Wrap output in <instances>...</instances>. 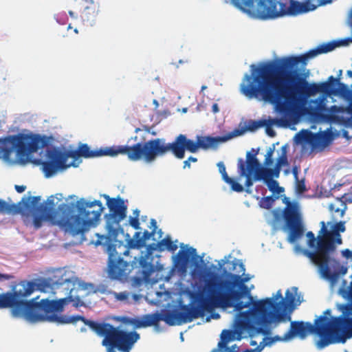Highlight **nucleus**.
<instances>
[{"instance_id": "72a5a7b5", "label": "nucleus", "mask_w": 352, "mask_h": 352, "mask_svg": "<svg viewBox=\"0 0 352 352\" xmlns=\"http://www.w3.org/2000/svg\"><path fill=\"white\" fill-rule=\"evenodd\" d=\"M160 317L159 313L145 314L142 317V327L145 328L151 326H158L159 322L160 321Z\"/></svg>"}, {"instance_id": "7c9ffc66", "label": "nucleus", "mask_w": 352, "mask_h": 352, "mask_svg": "<svg viewBox=\"0 0 352 352\" xmlns=\"http://www.w3.org/2000/svg\"><path fill=\"white\" fill-rule=\"evenodd\" d=\"M141 267V275L145 282H149L151 274L154 272L153 265L148 262L146 258L142 257L139 261Z\"/></svg>"}, {"instance_id": "603ef678", "label": "nucleus", "mask_w": 352, "mask_h": 352, "mask_svg": "<svg viewBox=\"0 0 352 352\" xmlns=\"http://www.w3.org/2000/svg\"><path fill=\"white\" fill-rule=\"evenodd\" d=\"M217 166L219 168V173L221 174V176H222V179L225 182L226 180H227L230 177L228 176V175L227 174V172H226V166L223 164V162H219L218 164H217Z\"/></svg>"}, {"instance_id": "9b49d317", "label": "nucleus", "mask_w": 352, "mask_h": 352, "mask_svg": "<svg viewBox=\"0 0 352 352\" xmlns=\"http://www.w3.org/2000/svg\"><path fill=\"white\" fill-rule=\"evenodd\" d=\"M292 292L289 289L285 292V299L280 300L278 302H275L272 298H265L255 301L253 304L254 309L259 314L265 324H270L274 321H280L282 319V314L278 312L293 309L296 306V296L298 288H292Z\"/></svg>"}, {"instance_id": "20e7f679", "label": "nucleus", "mask_w": 352, "mask_h": 352, "mask_svg": "<svg viewBox=\"0 0 352 352\" xmlns=\"http://www.w3.org/2000/svg\"><path fill=\"white\" fill-rule=\"evenodd\" d=\"M333 0H289V6L276 0H231L232 3L254 19H274L287 14L296 15L313 11Z\"/></svg>"}, {"instance_id": "ddd939ff", "label": "nucleus", "mask_w": 352, "mask_h": 352, "mask_svg": "<svg viewBox=\"0 0 352 352\" xmlns=\"http://www.w3.org/2000/svg\"><path fill=\"white\" fill-rule=\"evenodd\" d=\"M156 157L166 155L171 152L177 158L183 159L185 155V151L190 153H196L199 147L198 140L195 142L188 139L185 135L179 134L172 143H166L165 140L156 138Z\"/></svg>"}, {"instance_id": "cd10ccee", "label": "nucleus", "mask_w": 352, "mask_h": 352, "mask_svg": "<svg viewBox=\"0 0 352 352\" xmlns=\"http://www.w3.org/2000/svg\"><path fill=\"white\" fill-rule=\"evenodd\" d=\"M78 149L80 156L85 158L110 155V147H107L104 149L92 151L87 144H82L79 146Z\"/></svg>"}, {"instance_id": "1a4fd4ad", "label": "nucleus", "mask_w": 352, "mask_h": 352, "mask_svg": "<svg viewBox=\"0 0 352 352\" xmlns=\"http://www.w3.org/2000/svg\"><path fill=\"white\" fill-rule=\"evenodd\" d=\"M135 248L134 240L129 234H124L123 228L111 227V279H127L129 264L122 256L129 254L130 248Z\"/></svg>"}, {"instance_id": "f03ea898", "label": "nucleus", "mask_w": 352, "mask_h": 352, "mask_svg": "<svg viewBox=\"0 0 352 352\" xmlns=\"http://www.w3.org/2000/svg\"><path fill=\"white\" fill-rule=\"evenodd\" d=\"M44 281L23 280L12 282L11 290L0 294V309L10 308L14 316L23 317L31 322L41 321L44 313L60 308V301H50L48 298L36 302V298H27L36 290H42ZM63 302V300H61Z\"/></svg>"}, {"instance_id": "a18cd8bd", "label": "nucleus", "mask_w": 352, "mask_h": 352, "mask_svg": "<svg viewBox=\"0 0 352 352\" xmlns=\"http://www.w3.org/2000/svg\"><path fill=\"white\" fill-rule=\"evenodd\" d=\"M340 111V107L336 105H332L326 112H329V114L324 115L323 116L329 121H334L336 119V116L334 115L335 113H339Z\"/></svg>"}, {"instance_id": "a211bd4d", "label": "nucleus", "mask_w": 352, "mask_h": 352, "mask_svg": "<svg viewBox=\"0 0 352 352\" xmlns=\"http://www.w3.org/2000/svg\"><path fill=\"white\" fill-rule=\"evenodd\" d=\"M32 201L27 200L19 204V206L13 204H9L6 201L0 199V213L1 214H21L24 217H29L32 211V206L40 201L39 196L30 197Z\"/></svg>"}, {"instance_id": "6e6552de", "label": "nucleus", "mask_w": 352, "mask_h": 352, "mask_svg": "<svg viewBox=\"0 0 352 352\" xmlns=\"http://www.w3.org/2000/svg\"><path fill=\"white\" fill-rule=\"evenodd\" d=\"M48 144L46 136L40 135H24L8 136L0 139V157L9 160L12 153L16 151V157L26 161L29 154L45 148Z\"/></svg>"}, {"instance_id": "c03bdc74", "label": "nucleus", "mask_w": 352, "mask_h": 352, "mask_svg": "<svg viewBox=\"0 0 352 352\" xmlns=\"http://www.w3.org/2000/svg\"><path fill=\"white\" fill-rule=\"evenodd\" d=\"M245 131H246L245 127H242L241 129H235L228 135L222 136L223 142H226L227 140L234 137L242 135Z\"/></svg>"}, {"instance_id": "4468645a", "label": "nucleus", "mask_w": 352, "mask_h": 352, "mask_svg": "<svg viewBox=\"0 0 352 352\" xmlns=\"http://www.w3.org/2000/svg\"><path fill=\"white\" fill-rule=\"evenodd\" d=\"M203 292L199 294V305L197 306L183 305L180 311H166L160 314V320L164 321L168 325L180 324L192 322L194 319L203 317L205 309L203 307Z\"/></svg>"}, {"instance_id": "6e6d98bb", "label": "nucleus", "mask_w": 352, "mask_h": 352, "mask_svg": "<svg viewBox=\"0 0 352 352\" xmlns=\"http://www.w3.org/2000/svg\"><path fill=\"white\" fill-rule=\"evenodd\" d=\"M296 190L299 193H302L306 190V187L305 184L304 180L299 181L298 179L296 180Z\"/></svg>"}, {"instance_id": "e433bc0d", "label": "nucleus", "mask_w": 352, "mask_h": 352, "mask_svg": "<svg viewBox=\"0 0 352 352\" xmlns=\"http://www.w3.org/2000/svg\"><path fill=\"white\" fill-rule=\"evenodd\" d=\"M157 246L160 251L167 249L170 252H175L177 249V245L171 241L168 236L160 241L157 243Z\"/></svg>"}, {"instance_id": "423d86ee", "label": "nucleus", "mask_w": 352, "mask_h": 352, "mask_svg": "<svg viewBox=\"0 0 352 352\" xmlns=\"http://www.w3.org/2000/svg\"><path fill=\"white\" fill-rule=\"evenodd\" d=\"M203 292V307L205 311L211 312L214 308H234L235 311H241L248 307L253 298L250 294H245L239 290L222 289L211 281L206 280ZM253 307L250 309H252ZM241 313V312H239Z\"/></svg>"}, {"instance_id": "052dcab7", "label": "nucleus", "mask_w": 352, "mask_h": 352, "mask_svg": "<svg viewBox=\"0 0 352 352\" xmlns=\"http://www.w3.org/2000/svg\"><path fill=\"white\" fill-rule=\"evenodd\" d=\"M342 254L347 259H352V251L349 249H345L342 251Z\"/></svg>"}, {"instance_id": "6ab92c4d", "label": "nucleus", "mask_w": 352, "mask_h": 352, "mask_svg": "<svg viewBox=\"0 0 352 352\" xmlns=\"http://www.w3.org/2000/svg\"><path fill=\"white\" fill-rule=\"evenodd\" d=\"M36 205L32 206L37 212L34 214L33 225L36 229H38L42 226L44 221H52L55 219L54 199L53 197H50L47 200V204H41L35 207Z\"/></svg>"}, {"instance_id": "9d476101", "label": "nucleus", "mask_w": 352, "mask_h": 352, "mask_svg": "<svg viewBox=\"0 0 352 352\" xmlns=\"http://www.w3.org/2000/svg\"><path fill=\"white\" fill-rule=\"evenodd\" d=\"M265 323L254 306L251 310L239 313L235 322V329L222 331L217 348L221 349L230 342L241 340L245 331L248 332L250 336L252 333H260L262 331V326Z\"/></svg>"}, {"instance_id": "7ed1b4c3", "label": "nucleus", "mask_w": 352, "mask_h": 352, "mask_svg": "<svg viewBox=\"0 0 352 352\" xmlns=\"http://www.w3.org/2000/svg\"><path fill=\"white\" fill-rule=\"evenodd\" d=\"M60 217L56 224L73 236L83 235L99 219L103 210L100 201H89L84 198L77 200L70 195L66 203L58 206Z\"/></svg>"}, {"instance_id": "b1692460", "label": "nucleus", "mask_w": 352, "mask_h": 352, "mask_svg": "<svg viewBox=\"0 0 352 352\" xmlns=\"http://www.w3.org/2000/svg\"><path fill=\"white\" fill-rule=\"evenodd\" d=\"M127 206L120 197L111 198V219L119 223L126 217Z\"/></svg>"}, {"instance_id": "58836bf2", "label": "nucleus", "mask_w": 352, "mask_h": 352, "mask_svg": "<svg viewBox=\"0 0 352 352\" xmlns=\"http://www.w3.org/2000/svg\"><path fill=\"white\" fill-rule=\"evenodd\" d=\"M265 124H266V121L265 120H250L247 122V124H246V125L245 126V129L246 131H248L253 132V131H256L259 128L264 126Z\"/></svg>"}, {"instance_id": "774afa93", "label": "nucleus", "mask_w": 352, "mask_h": 352, "mask_svg": "<svg viewBox=\"0 0 352 352\" xmlns=\"http://www.w3.org/2000/svg\"><path fill=\"white\" fill-rule=\"evenodd\" d=\"M151 228H153V232L155 233L156 229H157V222L154 219H152L151 220Z\"/></svg>"}, {"instance_id": "0e129e2a", "label": "nucleus", "mask_w": 352, "mask_h": 352, "mask_svg": "<svg viewBox=\"0 0 352 352\" xmlns=\"http://www.w3.org/2000/svg\"><path fill=\"white\" fill-rule=\"evenodd\" d=\"M15 190L17 192L21 193L25 191L26 186H19V185H15L14 186Z\"/></svg>"}, {"instance_id": "338daca9", "label": "nucleus", "mask_w": 352, "mask_h": 352, "mask_svg": "<svg viewBox=\"0 0 352 352\" xmlns=\"http://www.w3.org/2000/svg\"><path fill=\"white\" fill-rule=\"evenodd\" d=\"M292 173H293L296 180H298V168L297 166L293 167Z\"/></svg>"}, {"instance_id": "dca6fc26", "label": "nucleus", "mask_w": 352, "mask_h": 352, "mask_svg": "<svg viewBox=\"0 0 352 352\" xmlns=\"http://www.w3.org/2000/svg\"><path fill=\"white\" fill-rule=\"evenodd\" d=\"M81 157L78 149L63 152L58 150L49 151L47 153L48 160L42 163L43 171L46 177L54 175L58 170H65L71 166H76L74 161L67 164V160L71 157L74 160Z\"/></svg>"}, {"instance_id": "37998d69", "label": "nucleus", "mask_w": 352, "mask_h": 352, "mask_svg": "<svg viewBox=\"0 0 352 352\" xmlns=\"http://www.w3.org/2000/svg\"><path fill=\"white\" fill-rule=\"evenodd\" d=\"M276 164L280 167L283 166H287L288 164L286 146H282L281 154L277 159Z\"/></svg>"}, {"instance_id": "a19ab883", "label": "nucleus", "mask_w": 352, "mask_h": 352, "mask_svg": "<svg viewBox=\"0 0 352 352\" xmlns=\"http://www.w3.org/2000/svg\"><path fill=\"white\" fill-rule=\"evenodd\" d=\"M262 180H263L265 182L269 190L272 192L279 194L283 191V188L282 187H279L278 183L272 178L270 177L266 179H262Z\"/></svg>"}, {"instance_id": "f3484780", "label": "nucleus", "mask_w": 352, "mask_h": 352, "mask_svg": "<svg viewBox=\"0 0 352 352\" xmlns=\"http://www.w3.org/2000/svg\"><path fill=\"white\" fill-rule=\"evenodd\" d=\"M140 338V334L135 331H126L111 325V347L120 352H130Z\"/></svg>"}, {"instance_id": "4d7b16f0", "label": "nucleus", "mask_w": 352, "mask_h": 352, "mask_svg": "<svg viewBox=\"0 0 352 352\" xmlns=\"http://www.w3.org/2000/svg\"><path fill=\"white\" fill-rule=\"evenodd\" d=\"M197 161V159L196 157H194L192 156L189 157L188 158V160H186L184 162V168H185L186 167L190 168L191 162H196Z\"/></svg>"}, {"instance_id": "f8f14e48", "label": "nucleus", "mask_w": 352, "mask_h": 352, "mask_svg": "<svg viewBox=\"0 0 352 352\" xmlns=\"http://www.w3.org/2000/svg\"><path fill=\"white\" fill-rule=\"evenodd\" d=\"M155 139L144 143H137L132 146L127 145L111 146V157L118 155H126L131 161H138L143 158L146 162H151L156 158Z\"/></svg>"}, {"instance_id": "2eb2a0df", "label": "nucleus", "mask_w": 352, "mask_h": 352, "mask_svg": "<svg viewBox=\"0 0 352 352\" xmlns=\"http://www.w3.org/2000/svg\"><path fill=\"white\" fill-rule=\"evenodd\" d=\"M285 225L289 230L288 241L294 243L301 237L304 233L302 215L297 202L287 201L283 211Z\"/></svg>"}, {"instance_id": "c9c22d12", "label": "nucleus", "mask_w": 352, "mask_h": 352, "mask_svg": "<svg viewBox=\"0 0 352 352\" xmlns=\"http://www.w3.org/2000/svg\"><path fill=\"white\" fill-rule=\"evenodd\" d=\"M311 104L314 105L310 106V109L312 111H327L328 108L326 106L325 98L324 97H318L315 100H312L310 102Z\"/></svg>"}, {"instance_id": "5701e85b", "label": "nucleus", "mask_w": 352, "mask_h": 352, "mask_svg": "<svg viewBox=\"0 0 352 352\" xmlns=\"http://www.w3.org/2000/svg\"><path fill=\"white\" fill-rule=\"evenodd\" d=\"M99 337H102V344L110 352V324L89 320L87 325Z\"/></svg>"}, {"instance_id": "13d9d810", "label": "nucleus", "mask_w": 352, "mask_h": 352, "mask_svg": "<svg viewBox=\"0 0 352 352\" xmlns=\"http://www.w3.org/2000/svg\"><path fill=\"white\" fill-rule=\"evenodd\" d=\"M14 278V276L12 274L0 273V282L13 279Z\"/></svg>"}, {"instance_id": "393cba45", "label": "nucleus", "mask_w": 352, "mask_h": 352, "mask_svg": "<svg viewBox=\"0 0 352 352\" xmlns=\"http://www.w3.org/2000/svg\"><path fill=\"white\" fill-rule=\"evenodd\" d=\"M106 228L108 230L107 234H96L97 240L94 244L96 246L102 245L104 252L108 254L107 272L110 274V221L108 218L106 221Z\"/></svg>"}, {"instance_id": "f257e3e1", "label": "nucleus", "mask_w": 352, "mask_h": 352, "mask_svg": "<svg viewBox=\"0 0 352 352\" xmlns=\"http://www.w3.org/2000/svg\"><path fill=\"white\" fill-rule=\"evenodd\" d=\"M339 45L336 42L324 43L300 56L283 57L276 62L266 63L245 75L247 84L241 85L244 95L271 104L285 116L298 115L305 107L309 98L328 87L327 82H309L307 74L295 67L299 63L305 66L307 60L318 54L332 51Z\"/></svg>"}, {"instance_id": "f704fd0d", "label": "nucleus", "mask_w": 352, "mask_h": 352, "mask_svg": "<svg viewBox=\"0 0 352 352\" xmlns=\"http://www.w3.org/2000/svg\"><path fill=\"white\" fill-rule=\"evenodd\" d=\"M155 234V232L151 231L148 232V230H145L142 236H140L141 233L139 232H137L134 234V243L136 248H142L145 247L146 245V241L149 239L151 236H153Z\"/></svg>"}, {"instance_id": "5fc2aeb1", "label": "nucleus", "mask_w": 352, "mask_h": 352, "mask_svg": "<svg viewBox=\"0 0 352 352\" xmlns=\"http://www.w3.org/2000/svg\"><path fill=\"white\" fill-rule=\"evenodd\" d=\"M331 261H332V262L334 263V265H335L336 266H338V267H339V270H338V273H339V274H343V275H344V274H345L347 272V267H345V266H343V265H340V263H339V261H337V260H336V259H333V260H331V259L330 258V261L329 262V263Z\"/></svg>"}, {"instance_id": "79ce46f5", "label": "nucleus", "mask_w": 352, "mask_h": 352, "mask_svg": "<svg viewBox=\"0 0 352 352\" xmlns=\"http://www.w3.org/2000/svg\"><path fill=\"white\" fill-rule=\"evenodd\" d=\"M123 323L133 325L135 328H142V318H131L123 317L120 320Z\"/></svg>"}, {"instance_id": "a878e982", "label": "nucleus", "mask_w": 352, "mask_h": 352, "mask_svg": "<svg viewBox=\"0 0 352 352\" xmlns=\"http://www.w3.org/2000/svg\"><path fill=\"white\" fill-rule=\"evenodd\" d=\"M237 167L240 177H245L246 178L245 187L250 188L253 185L254 182L262 180V179H256L257 175L260 174V169L255 171L246 170L245 162L242 158L238 160Z\"/></svg>"}, {"instance_id": "69168bd1", "label": "nucleus", "mask_w": 352, "mask_h": 352, "mask_svg": "<svg viewBox=\"0 0 352 352\" xmlns=\"http://www.w3.org/2000/svg\"><path fill=\"white\" fill-rule=\"evenodd\" d=\"M272 298L273 300H275V302H276V300H278V299H280V300H282V299H284V298H283V296H282L281 290H278V291L276 292V295L274 296V298Z\"/></svg>"}, {"instance_id": "09e8293b", "label": "nucleus", "mask_w": 352, "mask_h": 352, "mask_svg": "<svg viewBox=\"0 0 352 352\" xmlns=\"http://www.w3.org/2000/svg\"><path fill=\"white\" fill-rule=\"evenodd\" d=\"M239 348L236 344H233L231 346L226 345L225 348L219 349V348L213 349L211 352H239Z\"/></svg>"}, {"instance_id": "bf43d9fd", "label": "nucleus", "mask_w": 352, "mask_h": 352, "mask_svg": "<svg viewBox=\"0 0 352 352\" xmlns=\"http://www.w3.org/2000/svg\"><path fill=\"white\" fill-rule=\"evenodd\" d=\"M114 295L117 298V299L120 300H126L128 298V294L126 292H120L119 294L114 293Z\"/></svg>"}, {"instance_id": "864d4df0", "label": "nucleus", "mask_w": 352, "mask_h": 352, "mask_svg": "<svg viewBox=\"0 0 352 352\" xmlns=\"http://www.w3.org/2000/svg\"><path fill=\"white\" fill-rule=\"evenodd\" d=\"M274 148H270L265 155V162L264 164L266 166H270L272 164L273 160H272V155L274 153Z\"/></svg>"}, {"instance_id": "8fccbe9b", "label": "nucleus", "mask_w": 352, "mask_h": 352, "mask_svg": "<svg viewBox=\"0 0 352 352\" xmlns=\"http://www.w3.org/2000/svg\"><path fill=\"white\" fill-rule=\"evenodd\" d=\"M307 240H308V245L310 248H316V245L318 246V241H316L315 235L311 231H309L307 233ZM317 249H318V248H316V250Z\"/></svg>"}, {"instance_id": "680f3d73", "label": "nucleus", "mask_w": 352, "mask_h": 352, "mask_svg": "<svg viewBox=\"0 0 352 352\" xmlns=\"http://www.w3.org/2000/svg\"><path fill=\"white\" fill-rule=\"evenodd\" d=\"M338 80L335 78L333 76H329L328 78V82H327L329 84V87L324 91H321L320 92L328 91V89L330 87V83L336 82Z\"/></svg>"}, {"instance_id": "de8ad7c7", "label": "nucleus", "mask_w": 352, "mask_h": 352, "mask_svg": "<svg viewBox=\"0 0 352 352\" xmlns=\"http://www.w3.org/2000/svg\"><path fill=\"white\" fill-rule=\"evenodd\" d=\"M274 201H275V199L272 196H267V197H263L261 200L260 206H261V207H262L263 208L270 209L272 206V204Z\"/></svg>"}, {"instance_id": "473e14b6", "label": "nucleus", "mask_w": 352, "mask_h": 352, "mask_svg": "<svg viewBox=\"0 0 352 352\" xmlns=\"http://www.w3.org/2000/svg\"><path fill=\"white\" fill-rule=\"evenodd\" d=\"M280 168V166H278L276 164L274 168L262 167L260 168V174L257 175L256 179L273 178V177H278Z\"/></svg>"}, {"instance_id": "2f4dec72", "label": "nucleus", "mask_w": 352, "mask_h": 352, "mask_svg": "<svg viewBox=\"0 0 352 352\" xmlns=\"http://www.w3.org/2000/svg\"><path fill=\"white\" fill-rule=\"evenodd\" d=\"M256 155L257 152H256L254 154H252L250 152L247 153L246 162H245L246 170H249L250 171H255L262 168L258 159L256 157Z\"/></svg>"}, {"instance_id": "3c124183", "label": "nucleus", "mask_w": 352, "mask_h": 352, "mask_svg": "<svg viewBox=\"0 0 352 352\" xmlns=\"http://www.w3.org/2000/svg\"><path fill=\"white\" fill-rule=\"evenodd\" d=\"M135 212H137V215L134 217H130L129 219V223L130 225L135 230L140 229V222H139V210H135Z\"/></svg>"}, {"instance_id": "412c9836", "label": "nucleus", "mask_w": 352, "mask_h": 352, "mask_svg": "<svg viewBox=\"0 0 352 352\" xmlns=\"http://www.w3.org/2000/svg\"><path fill=\"white\" fill-rule=\"evenodd\" d=\"M59 276H54V278H58L53 282L54 284L60 286H64V289L69 291V295L72 294L75 289H87L86 284L79 280L75 276H67L65 272L62 273V270L58 272Z\"/></svg>"}, {"instance_id": "ea45409f", "label": "nucleus", "mask_w": 352, "mask_h": 352, "mask_svg": "<svg viewBox=\"0 0 352 352\" xmlns=\"http://www.w3.org/2000/svg\"><path fill=\"white\" fill-rule=\"evenodd\" d=\"M349 302L345 305H340V309L342 311V314L345 316H352V293L351 287H349Z\"/></svg>"}, {"instance_id": "0eeeda50", "label": "nucleus", "mask_w": 352, "mask_h": 352, "mask_svg": "<svg viewBox=\"0 0 352 352\" xmlns=\"http://www.w3.org/2000/svg\"><path fill=\"white\" fill-rule=\"evenodd\" d=\"M344 221L336 223L333 232H329L325 227L324 221L321 222L320 232H324L322 236L318 237V249L314 252H307V256L318 267L321 276L325 278H331L332 272L329 266L330 254L336 250L335 245V236H339V232H344L346 230Z\"/></svg>"}, {"instance_id": "4be33fe9", "label": "nucleus", "mask_w": 352, "mask_h": 352, "mask_svg": "<svg viewBox=\"0 0 352 352\" xmlns=\"http://www.w3.org/2000/svg\"><path fill=\"white\" fill-rule=\"evenodd\" d=\"M58 312H50L47 313L45 312L43 316H41V322H56L58 324H67V323H74L77 321H82L85 325H88V322L90 320L87 319L82 316L77 315L72 316L70 317H66L63 316H58L57 314Z\"/></svg>"}, {"instance_id": "39448f33", "label": "nucleus", "mask_w": 352, "mask_h": 352, "mask_svg": "<svg viewBox=\"0 0 352 352\" xmlns=\"http://www.w3.org/2000/svg\"><path fill=\"white\" fill-rule=\"evenodd\" d=\"M342 320L339 316L330 321L326 316H320L315 320L314 324L309 322L292 321L289 331L282 338L277 336L274 338L278 341H287L296 336L304 339L309 333H315L319 336L317 346L322 349L331 344L345 341L346 336Z\"/></svg>"}, {"instance_id": "c756f323", "label": "nucleus", "mask_w": 352, "mask_h": 352, "mask_svg": "<svg viewBox=\"0 0 352 352\" xmlns=\"http://www.w3.org/2000/svg\"><path fill=\"white\" fill-rule=\"evenodd\" d=\"M199 147L204 149L216 147L218 144L223 142L222 137L198 136Z\"/></svg>"}, {"instance_id": "bb28decb", "label": "nucleus", "mask_w": 352, "mask_h": 352, "mask_svg": "<svg viewBox=\"0 0 352 352\" xmlns=\"http://www.w3.org/2000/svg\"><path fill=\"white\" fill-rule=\"evenodd\" d=\"M196 255V249L189 248L186 250H180L175 256V265L182 270H186L190 257Z\"/></svg>"}, {"instance_id": "49530a36", "label": "nucleus", "mask_w": 352, "mask_h": 352, "mask_svg": "<svg viewBox=\"0 0 352 352\" xmlns=\"http://www.w3.org/2000/svg\"><path fill=\"white\" fill-rule=\"evenodd\" d=\"M225 182L228 184H229L231 187V189L233 191L237 192H241L243 191L244 188L241 184L238 183L236 181H235L234 179L229 177L227 180L225 181Z\"/></svg>"}, {"instance_id": "e2e57ef3", "label": "nucleus", "mask_w": 352, "mask_h": 352, "mask_svg": "<svg viewBox=\"0 0 352 352\" xmlns=\"http://www.w3.org/2000/svg\"><path fill=\"white\" fill-rule=\"evenodd\" d=\"M264 346H261V344L258 345L256 348L255 349H246L245 351L243 352H261L263 349Z\"/></svg>"}, {"instance_id": "aec40b11", "label": "nucleus", "mask_w": 352, "mask_h": 352, "mask_svg": "<svg viewBox=\"0 0 352 352\" xmlns=\"http://www.w3.org/2000/svg\"><path fill=\"white\" fill-rule=\"evenodd\" d=\"M210 280L220 289L235 290L234 288L237 287L239 292L250 294L248 286L245 285V283L248 281L249 278H242L240 275L229 273L226 279Z\"/></svg>"}, {"instance_id": "4c0bfd02", "label": "nucleus", "mask_w": 352, "mask_h": 352, "mask_svg": "<svg viewBox=\"0 0 352 352\" xmlns=\"http://www.w3.org/2000/svg\"><path fill=\"white\" fill-rule=\"evenodd\" d=\"M342 320V324L345 333L346 338L352 336V318L350 316H345L344 315H340Z\"/></svg>"}, {"instance_id": "c85d7f7f", "label": "nucleus", "mask_w": 352, "mask_h": 352, "mask_svg": "<svg viewBox=\"0 0 352 352\" xmlns=\"http://www.w3.org/2000/svg\"><path fill=\"white\" fill-rule=\"evenodd\" d=\"M61 300H63V302H60V305H61L60 308H58L57 309H52V310H50L49 311H46V312L47 313H50V312L61 313L64 310V307L66 305H69L70 302H73V306L75 307H81V306L84 305V302L81 300L80 297L77 296L76 298H74L72 294L70 295H68L67 297L62 298L58 300H50V301H54V302H58V301H61Z\"/></svg>"}]
</instances>
